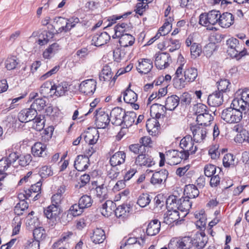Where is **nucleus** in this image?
Listing matches in <instances>:
<instances>
[{"instance_id": "obj_1", "label": "nucleus", "mask_w": 249, "mask_h": 249, "mask_svg": "<svg viewBox=\"0 0 249 249\" xmlns=\"http://www.w3.org/2000/svg\"><path fill=\"white\" fill-rule=\"evenodd\" d=\"M228 46L227 53L231 57L238 60L247 54V50L243 47L242 43H239L238 39L231 37L226 41Z\"/></svg>"}, {"instance_id": "obj_2", "label": "nucleus", "mask_w": 249, "mask_h": 249, "mask_svg": "<svg viewBox=\"0 0 249 249\" xmlns=\"http://www.w3.org/2000/svg\"><path fill=\"white\" fill-rule=\"evenodd\" d=\"M242 111L232 107H227L223 110L221 119L229 124H235L240 122L243 118Z\"/></svg>"}, {"instance_id": "obj_3", "label": "nucleus", "mask_w": 249, "mask_h": 249, "mask_svg": "<svg viewBox=\"0 0 249 249\" xmlns=\"http://www.w3.org/2000/svg\"><path fill=\"white\" fill-rule=\"evenodd\" d=\"M193 138L189 135L184 137L180 142V151L184 154V158H189L190 155L194 154L197 150V147L194 146Z\"/></svg>"}, {"instance_id": "obj_4", "label": "nucleus", "mask_w": 249, "mask_h": 249, "mask_svg": "<svg viewBox=\"0 0 249 249\" xmlns=\"http://www.w3.org/2000/svg\"><path fill=\"white\" fill-rule=\"evenodd\" d=\"M95 114V123L97 128L104 129L109 125L110 119L108 114L104 109L99 108L94 112Z\"/></svg>"}, {"instance_id": "obj_5", "label": "nucleus", "mask_w": 249, "mask_h": 249, "mask_svg": "<svg viewBox=\"0 0 249 249\" xmlns=\"http://www.w3.org/2000/svg\"><path fill=\"white\" fill-rule=\"evenodd\" d=\"M16 157L15 154H9L0 160V182L6 177L7 174L5 172L13 165Z\"/></svg>"}, {"instance_id": "obj_6", "label": "nucleus", "mask_w": 249, "mask_h": 249, "mask_svg": "<svg viewBox=\"0 0 249 249\" xmlns=\"http://www.w3.org/2000/svg\"><path fill=\"white\" fill-rule=\"evenodd\" d=\"M193 246L192 238L186 236L180 239H172L168 244V248L174 249L175 246L179 249H190Z\"/></svg>"}, {"instance_id": "obj_7", "label": "nucleus", "mask_w": 249, "mask_h": 249, "mask_svg": "<svg viewBox=\"0 0 249 249\" xmlns=\"http://www.w3.org/2000/svg\"><path fill=\"white\" fill-rule=\"evenodd\" d=\"M170 200H171V202L170 203V205L172 204V202L173 204H176L177 201V205H178L177 208L178 210L182 212H187L184 216L187 214L188 213L187 212L189 211L192 205V202H191L189 198H187L185 196L182 197L178 200H177V197L175 196H173L172 197H169L166 201L167 204Z\"/></svg>"}, {"instance_id": "obj_8", "label": "nucleus", "mask_w": 249, "mask_h": 249, "mask_svg": "<svg viewBox=\"0 0 249 249\" xmlns=\"http://www.w3.org/2000/svg\"><path fill=\"white\" fill-rule=\"evenodd\" d=\"M190 129L192 132L194 141L196 142H203L208 131L207 127L198 124H191Z\"/></svg>"}, {"instance_id": "obj_9", "label": "nucleus", "mask_w": 249, "mask_h": 249, "mask_svg": "<svg viewBox=\"0 0 249 249\" xmlns=\"http://www.w3.org/2000/svg\"><path fill=\"white\" fill-rule=\"evenodd\" d=\"M167 163L170 165H177L182 160H187L188 158H184L183 153L177 150H170L166 152Z\"/></svg>"}, {"instance_id": "obj_10", "label": "nucleus", "mask_w": 249, "mask_h": 249, "mask_svg": "<svg viewBox=\"0 0 249 249\" xmlns=\"http://www.w3.org/2000/svg\"><path fill=\"white\" fill-rule=\"evenodd\" d=\"M96 81L93 79L84 80L79 85V90L85 95H92L96 90Z\"/></svg>"}, {"instance_id": "obj_11", "label": "nucleus", "mask_w": 249, "mask_h": 249, "mask_svg": "<svg viewBox=\"0 0 249 249\" xmlns=\"http://www.w3.org/2000/svg\"><path fill=\"white\" fill-rule=\"evenodd\" d=\"M155 55V64L158 69H164L169 66L171 58L168 53L159 52Z\"/></svg>"}, {"instance_id": "obj_12", "label": "nucleus", "mask_w": 249, "mask_h": 249, "mask_svg": "<svg viewBox=\"0 0 249 249\" xmlns=\"http://www.w3.org/2000/svg\"><path fill=\"white\" fill-rule=\"evenodd\" d=\"M37 111L34 110L31 106L29 108L21 110L18 114V119L21 123H27L33 121L37 117Z\"/></svg>"}, {"instance_id": "obj_13", "label": "nucleus", "mask_w": 249, "mask_h": 249, "mask_svg": "<svg viewBox=\"0 0 249 249\" xmlns=\"http://www.w3.org/2000/svg\"><path fill=\"white\" fill-rule=\"evenodd\" d=\"M125 111L120 107H114L110 112L112 124L115 125H121L124 121Z\"/></svg>"}, {"instance_id": "obj_14", "label": "nucleus", "mask_w": 249, "mask_h": 249, "mask_svg": "<svg viewBox=\"0 0 249 249\" xmlns=\"http://www.w3.org/2000/svg\"><path fill=\"white\" fill-rule=\"evenodd\" d=\"M184 63H181L178 67L173 78V85L175 88L181 89L185 87V81L183 76Z\"/></svg>"}, {"instance_id": "obj_15", "label": "nucleus", "mask_w": 249, "mask_h": 249, "mask_svg": "<svg viewBox=\"0 0 249 249\" xmlns=\"http://www.w3.org/2000/svg\"><path fill=\"white\" fill-rule=\"evenodd\" d=\"M132 206L130 203L123 204L116 208L114 210L117 217L124 219L132 213Z\"/></svg>"}, {"instance_id": "obj_16", "label": "nucleus", "mask_w": 249, "mask_h": 249, "mask_svg": "<svg viewBox=\"0 0 249 249\" xmlns=\"http://www.w3.org/2000/svg\"><path fill=\"white\" fill-rule=\"evenodd\" d=\"M146 127L148 133L151 136H157L160 133V124L156 118L152 117L148 119Z\"/></svg>"}, {"instance_id": "obj_17", "label": "nucleus", "mask_w": 249, "mask_h": 249, "mask_svg": "<svg viewBox=\"0 0 249 249\" xmlns=\"http://www.w3.org/2000/svg\"><path fill=\"white\" fill-rule=\"evenodd\" d=\"M110 39V36L106 32L97 33L92 38L91 44L97 47L106 44Z\"/></svg>"}, {"instance_id": "obj_18", "label": "nucleus", "mask_w": 249, "mask_h": 249, "mask_svg": "<svg viewBox=\"0 0 249 249\" xmlns=\"http://www.w3.org/2000/svg\"><path fill=\"white\" fill-rule=\"evenodd\" d=\"M89 159L85 155H78L74 163L75 168L78 171H84L89 167Z\"/></svg>"}, {"instance_id": "obj_19", "label": "nucleus", "mask_w": 249, "mask_h": 249, "mask_svg": "<svg viewBox=\"0 0 249 249\" xmlns=\"http://www.w3.org/2000/svg\"><path fill=\"white\" fill-rule=\"evenodd\" d=\"M168 176V172L165 169L155 172L152 175L150 182L154 185H160L163 181H165Z\"/></svg>"}, {"instance_id": "obj_20", "label": "nucleus", "mask_w": 249, "mask_h": 249, "mask_svg": "<svg viewBox=\"0 0 249 249\" xmlns=\"http://www.w3.org/2000/svg\"><path fill=\"white\" fill-rule=\"evenodd\" d=\"M135 163L140 166L151 167L155 164L153 158L147 154H139L135 160Z\"/></svg>"}, {"instance_id": "obj_21", "label": "nucleus", "mask_w": 249, "mask_h": 249, "mask_svg": "<svg viewBox=\"0 0 249 249\" xmlns=\"http://www.w3.org/2000/svg\"><path fill=\"white\" fill-rule=\"evenodd\" d=\"M223 102V95L220 92L215 91L208 97L207 103L210 106L217 107Z\"/></svg>"}, {"instance_id": "obj_22", "label": "nucleus", "mask_w": 249, "mask_h": 249, "mask_svg": "<svg viewBox=\"0 0 249 249\" xmlns=\"http://www.w3.org/2000/svg\"><path fill=\"white\" fill-rule=\"evenodd\" d=\"M234 17L233 15L229 12L220 14L219 18V25L223 28L230 27L234 23Z\"/></svg>"}, {"instance_id": "obj_23", "label": "nucleus", "mask_w": 249, "mask_h": 249, "mask_svg": "<svg viewBox=\"0 0 249 249\" xmlns=\"http://www.w3.org/2000/svg\"><path fill=\"white\" fill-rule=\"evenodd\" d=\"M116 204L111 200H107L99 208V211L103 215L108 217L114 212Z\"/></svg>"}, {"instance_id": "obj_24", "label": "nucleus", "mask_w": 249, "mask_h": 249, "mask_svg": "<svg viewBox=\"0 0 249 249\" xmlns=\"http://www.w3.org/2000/svg\"><path fill=\"white\" fill-rule=\"evenodd\" d=\"M31 150L35 157L44 158L47 155L46 145L40 142H36L32 146Z\"/></svg>"}, {"instance_id": "obj_25", "label": "nucleus", "mask_w": 249, "mask_h": 249, "mask_svg": "<svg viewBox=\"0 0 249 249\" xmlns=\"http://www.w3.org/2000/svg\"><path fill=\"white\" fill-rule=\"evenodd\" d=\"M166 110L165 106L158 103H155L151 106L150 114L153 118L159 119L161 116H164Z\"/></svg>"}, {"instance_id": "obj_26", "label": "nucleus", "mask_w": 249, "mask_h": 249, "mask_svg": "<svg viewBox=\"0 0 249 249\" xmlns=\"http://www.w3.org/2000/svg\"><path fill=\"white\" fill-rule=\"evenodd\" d=\"M153 68L152 61L149 59H141L139 62L137 71L141 74H146L151 71Z\"/></svg>"}, {"instance_id": "obj_27", "label": "nucleus", "mask_w": 249, "mask_h": 249, "mask_svg": "<svg viewBox=\"0 0 249 249\" xmlns=\"http://www.w3.org/2000/svg\"><path fill=\"white\" fill-rule=\"evenodd\" d=\"M60 213L61 208L52 205H50L44 210V213L45 216L53 221L54 220H56Z\"/></svg>"}, {"instance_id": "obj_28", "label": "nucleus", "mask_w": 249, "mask_h": 249, "mask_svg": "<svg viewBox=\"0 0 249 249\" xmlns=\"http://www.w3.org/2000/svg\"><path fill=\"white\" fill-rule=\"evenodd\" d=\"M125 153L124 151H118L113 154L110 158L109 162L111 166L116 167L125 161Z\"/></svg>"}, {"instance_id": "obj_29", "label": "nucleus", "mask_w": 249, "mask_h": 249, "mask_svg": "<svg viewBox=\"0 0 249 249\" xmlns=\"http://www.w3.org/2000/svg\"><path fill=\"white\" fill-rule=\"evenodd\" d=\"M11 154H15L16 156V158L13 165H11V167H16L18 166L17 160H18V163L19 165L22 167H25L29 164L32 160V156L30 154H26L25 155L18 156L17 152H12Z\"/></svg>"}, {"instance_id": "obj_30", "label": "nucleus", "mask_w": 249, "mask_h": 249, "mask_svg": "<svg viewBox=\"0 0 249 249\" xmlns=\"http://www.w3.org/2000/svg\"><path fill=\"white\" fill-rule=\"evenodd\" d=\"M160 229V222L158 219H154L147 225L146 233L148 236H154L159 232Z\"/></svg>"}, {"instance_id": "obj_31", "label": "nucleus", "mask_w": 249, "mask_h": 249, "mask_svg": "<svg viewBox=\"0 0 249 249\" xmlns=\"http://www.w3.org/2000/svg\"><path fill=\"white\" fill-rule=\"evenodd\" d=\"M68 20L67 18L61 17L54 18V22L55 23L56 27L58 28V29L55 31V33L58 34L62 32H68L69 28H68Z\"/></svg>"}, {"instance_id": "obj_32", "label": "nucleus", "mask_w": 249, "mask_h": 249, "mask_svg": "<svg viewBox=\"0 0 249 249\" xmlns=\"http://www.w3.org/2000/svg\"><path fill=\"white\" fill-rule=\"evenodd\" d=\"M180 218V214L178 211L176 210H169L168 211L166 216L164 217V222L168 225L174 223L176 225H177L178 223V220Z\"/></svg>"}, {"instance_id": "obj_33", "label": "nucleus", "mask_w": 249, "mask_h": 249, "mask_svg": "<svg viewBox=\"0 0 249 249\" xmlns=\"http://www.w3.org/2000/svg\"><path fill=\"white\" fill-rule=\"evenodd\" d=\"M199 191L196 185L188 184L185 186L183 195L186 198L189 199L195 198L199 196Z\"/></svg>"}, {"instance_id": "obj_34", "label": "nucleus", "mask_w": 249, "mask_h": 249, "mask_svg": "<svg viewBox=\"0 0 249 249\" xmlns=\"http://www.w3.org/2000/svg\"><path fill=\"white\" fill-rule=\"evenodd\" d=\"M131 28L128 24L125 23H118L115 26L114 30V35L112 36L113 38H118L121 36L129 32Z\"/></svg>"}, {"instance_id": "obj_35", "label": "nucleus", "mask_w": 249, "mask_h": 249, "mask_svg": "<svg viewBox=\"0 0 249 249\" xmlns=\"http://www.w3.org/2000/svg\"><path fill=\"white\" fill-rule=\"evenodd\" d=\"M106 238L104 231L100 228H96L93 231L90 239L95 244L102 243Z\"/></svg>"}, {"instance_id": "obj_36", "label": "nucleus", "mask_w": 249, "mask_h": 249, "mask_svg": "<svg viewBox=\"0 0 249 249\" xmlns=\"http://www.w3.org/2000/svg\"><path fill=\"white\" fill-rule=\"evenodd\" d=\"M119 38V43L121 47L127 48L132 46L135 41V38L128 32L121 36Z\"/></svg>"}, {"instance_id": "obj_37", "label": "nucleus", "mask_w": 249, "mask_h": 249, "mask_svg": "<svg viewBox=\"0 0 249 249\" xmlns=\"http://www.w3.org/2000/svg\"><path fill=\"white\" fill-rule=\"evenodd\" d=\"M185 86L188 83L194 81L198 75L197 70L195 68H189L183 72Z\"/></svg>"}, {"instance_id": "obj_38", "label": "nucleus", "mask_w": 249, "mask_h": 249, "mask_svg": "<svg viewBox=\"0 0 249 249\" xmlns=\"http://www.w3.org/2000/svg\"><path fill=\"white\" fill-rule=\"evenodd\" d=\"M179 102L180 99L177 95L169 96L165 101V108L169 110H173L178 106Z\"/></svg>"}, {"instance_id": "obj_39", "label": "nucleus", "mask_w": 249, "mask_h": 249, "mask_svg": "<svg viewBox=\"0 0 249 249\" xmlns=\"http://www.w3.org/2000/svg\"><path fill=\"white\" fill-rule=\"evenodd\" d=\"M129 49L127 48H117L113 51V57L117 62H120L121 60L125 59L126 55L129 53Z\"/></svg>"}, {"instance_id": "obj_40", "label": "nucleus", "mask_w": 249, "mask_h": 249, "mask_svg": "<svg viewBox=\"0 0 249 249\" xmlns=\"http://www.w3.org/2000/svg\"><path fill=\"white\" fill-rule=\"evenodd\" d=\"M69 85L66 82H62L60 83L54 84L53 85V91L56 96H63L68 90Z\"/></svg>"}, {"instance_id": "obj_41", "label": "nucleus", "mask_w": 249, "mask_h": 249, "mask_svg": "<svg viewBox=\"0 0 249 249\" xmlns=\"http://www.w3.org/2000/svg\"><path fill=\"white\" fill-rule=\"evenodd\" d=\"M124 100L127 104L136 102L138 99L137 94L130 89V84L124 92Z\"/></svg>"}, {"instance_id": "obj_42", "label": "nucleus", "mask_w": 249, "mask_h": 249, "mask_svg": "<svg viewBox=\"0 0 249 249\" xmlns=\"http://www.w3.org/2000/svg\"><path fill=\"white\" fill-rule=\"evenodd\" d=\"M213 119V116L209 113V112L204 113V114L199 115V116H197L196 120L197 122L196 124L207 127V126L210 125V122L212 121Z\"/></svg>"}, {"instance_id": "obj_43", "label": "nucleus", "mask_w": 249, "mask_h": 249, "mask_svg": "<svg viewBox=\"0 0 249 249\" xmlns=\"http://www.w3.org/2000/svg\"><path fill=\"white\" fill-rule=\"evenodd\" d=\"M247 105L246 102L241 97L240 99H234L231 105V107L235 109L237 108L238 110L242 111V113L246 114Z\"/></svg>"}, {"instance_id": "obj_44", "label": "nucleus", "mask_w": 249, "mask_h": 249, "mask_svg": "<svg viewBox=\"0 0 249 249\" xmlns=\"http://www.w3.org/2000/svg\"><path fill=\"white\" fill-rule=\"evenodd\" d=\"M60 49V46L57 43H54L49 46L43 53V57L45 59L52 58Z\"/></svg>"}, {"instance_id": "obj_45", "label": "nucleus", "mask_w": 249, "mask_h": 249, "mask_svg": "<svg viewBox=\"0 0 249 249\" xmlns=\"http://www.w3.org/2000/svg\"><path fill=\"white\" fill-rule=\"evenodd\" d=\"M19 64V60L15 56L8 57L4 62L5 67L8 71L16 69Z\"/></svg>"}, {"instance_id": "obj_46", "label": "nucleus", "mask_w": 249, "mask_h": 249, "mask_svg": "<svg viewBox=\"0 0 249 249\" xmlns=\"http://www.w3.org/2000/svg\"><path fill=\"white\" fill-rule=\"evenodd\" d=\"M41 182L40 180L36 183L31 186L30 188L27 190H25V194L24 195L25 199H29L32 196V193H39L41 191Z\"/></svg>"}, {"instance_id": "obj_47", "label": "nucleus", "mask_w": 249, "mask_h": 249, "mask_svg": "<svg viewBox=\"0 0 249 249\" xmlns=\"http://www.w3.org/2000/svg\"><path fill=\"white\" fill-rule=\"evenodd\" d=\"M55 34L56 33H53V31H43L39 36L38 44L41 46L46 44L53 37Z\"/></svg>"}, {"instance_id": "obj_48", "label": "nucleus", "mask_w": 249, "mask_h": 249, "mask_svg": "<svg viewBox=\"0 0 249 249\" xmlns=\"http://www.w3.org/2000/svg\"><path fill=\"white\" fill-rule=\"evenodd\" d=\"M93 203V200L90 196L87 195H83L78 200V204L84 210L90 207Z\"/></svg>"}, {"instance_id": "obj_49", "label": "nucleus", "mask_w": 249, "mask_h": 249, "mask_svg": "<svg viewBox=\"0 0 249 249\" xmlns=\"http://www.w3.org/2000/svg\"><path fill=\"white\" fill-rule=\"evenodd\" d=\"M237 163L235 157L231 153L226 154L223 159V164L225 167H233Z\"/></svg>"}, {"instance_id": "obj_50", "label": "nucleus", "mask_w": 249, "mask_h": 249, "mask_svg": "<svg viewBox=\"0 0 249 249\" xmlns=\"http://www.w3.org/2000/svg\"><path fill=\"white\" fill-rule=\"evenodd\" d=\"M112 73L110 68L106 65L104 66L102 72L99 75V79L100 81H109L111 80L112 77Z\"/></svg>"}, {"instance_id": "obj_51", "label": "nucleus", "mask_w": 249, "mask_h": 249, "mask_svg": "<svg viewBox=\"0 0 249 249\" xmlns=\"http://www.w3.org/2000/svg\"><path fill=\"white\" fill-rule=\"evenodd\" d=\"M218 172L211 177L210 185L212 187H215L220 185L221 179L223 177V173L221 168H218Z\"/></svg>"}, {"instance_id": "obj_52", "label": "nucleus", "mask_w": 249, "mask_h": 249, "mask_svg": "<svg viewBox=\"0 0 249 249\" xmlns=\"http://www.w3.org/2000/svg\"><path fill=\"white\" fill-rule=\"evenodd\" d=\"M53 91V85L51 82L46 81L41 85L40 88L39 92L44 98L49 96V94Z\"/></svg>"}, {"instance_id": "obj_53", "label": "nucleus", "mask_w": 249, "mask_h": 249, "mask_svg": "<svg viewBox=\"0 0 249 249\" xmlns=\"http://www.w3.org/2000/svg\"><path fill=\"white\" fill-rule=\"evenodd\" d=\"M217 84L218 92L223 94V93L230 91L231 83L228 79H221Z\"/></svg>"}, {"instance_id": "obj_54", "label": "nucleus", "mask_w": 249, "mask_h": 249, "mask_svg": "<svg viewBox=\"0 0 249 249\" xmlns=\"http://www.w3.org/2000/svg\"><path fill=\"white\" fill-rule=\"evenodd\" d=\"M195 217L197 219H198L196 222V226L198 227L200 229L205 228L207 223V218L204 212L201 211L199 213H196Z\"/></svg>"}, {"instance_id": "obj_55", "label": "nucleus", "mask_w": 249, "mask_h": 249, "mask_svg": "<svg viewBox=\"0 0 249 249\" xmlns=\"http://www.w3.org/2000/svg\"><path fill=\"white\" fill-rule=\"evenodd\" d=\"M136 116V113L134 111H127L125 112L123 123L124 124L126 127L131 126L135 122Z\"/></svg>"}, {"instance_id": "obj_56", "label": "nucleus", "mask_w": 249, "mask_h": 249, "mask_svg": "<svg viewBox=\"0 0 249 249\" xmlns=\"http://www.w3.org/2000/svg\"><path fill=\"white\" fill-rule=\"evenodd\" d=\"M46 106V101L43 98H37L36 99L31 106L34 110L41 111L43 110Z\"/></svg>"}, {"instance_id": "obj_57", "label": "nucleus", "mask_w": 249, "mask_h": 249, "mask_svg": "<svg viewBox=\"0 0 249 249\" xmlns=\"http://www.w3.org/2000/svg\"><path fill=\"white\" fill-rule=\"evenodd\" d=\"M209 21H210V20L208 19L206 13H202L200 15L199 19V24L200 25L207 27V29L209 30L216 29L215 27L212 26L213 25Z\"/></svg>"}, {"instance_id": "obj_58", "label": "nucleus", "mask_w": 249, "mask_h": 249, "mask_svg": "<svg viewBox=\"0 0 249 249\" xmlns=\"http://www.w3.org/2000/svg\"><path fill=\"white\" fill-rule=\"evenodd\" d=\"M96 195L97 197L102 199L107 198V189L105 184H102L96 187Z\"/></svg>"}, {"instance_id": "obj_59", "label": "nucleus", "mask_w": 249, "mask_h": 249, "mask_svg": "<svg viewBox=\"0 0 249 249\" xmlns=\"http://www.w3.org/2000/svg\"><path fill=\"white\" fill-rule=\"evenodd\" d=\"M33 236L35 240L39 243L40 240H43L46 237L45 231L42 227L36 228L33 231Z\"/></svg>"}, {"instance_id": "obj_60", "label": "nucleus", "mask_w": 249, "mask_h": 249, "mask_svg": "<svg viewBox=\"0 0 249 249\" xmlns=\"http://www.w3.org/2000/svg\"><path fill=\"white\" fill-rule=\"evenodd\" d=\"M138 243L141 245V243L138 241V238L135 237H130L128 238L124 237L121 242L120 249H124L125 247L130 245Z\"/></svg>"}, {"instance_id": "obj_61", "label": "nucleus", "mask_w": 249, "mask_h": 249, "mask_svg": "<svg viewBox=\"0 0 249 249\" xmlns=\"http://www.w3.org/2000/svg\"><path fill=\"white\" fill-rule=\"evenodd\" d=\"M84 211L78 203H75L70 207L68 212L69 214L76 217L81 215Z\"/></svg>"}, {"instance_id": "obj_62", "label": "nucleus", "mask_w": 249, "mask_h": 249, "mask_svg": "<svg viewBox=\"0 0 249 249\" xmlns=\"http://www.w3.org/2000/svg\"><path fill=\"white\" fill-rule=\"evenodd\" d=\"M41 118H44V117L39 115L33 120V124L32 127L37 131H41L44 127L45 121Z\"/></svg>"}, {"instance_id": "obj_63", "label": "nucleus", "mask_w": 249, "mask_h": 249, "mask_svg": "<svg viewBox=\"0 0 249 249\" xmlns=\"http://www.w3.org/2000/svg\"><path fill=\"white\" fill-rule=\"evenodd\" d=\"M215 165L212 164H207L205 165L204 168V172L205 175L209 178H210L214 174L218 172L217 168Z\"/></svg>"}, {"instance_id": "obj_64", "label": "nucleus", "mask_w": 249, "mask_h": 249, "mask_svg": "<svg viewBox=\"0 0 249 249\" xmlns=\"http://www.w3.org/2000/svg\"><path fill=\"white\" fill-rule=\"evenodd\" d=\"M220 13L219 11L216 10H212L208 13H206L208 19L210 20L209 22L212 25H214L217 22H219Z\"/></svg>"}]
</instances>
